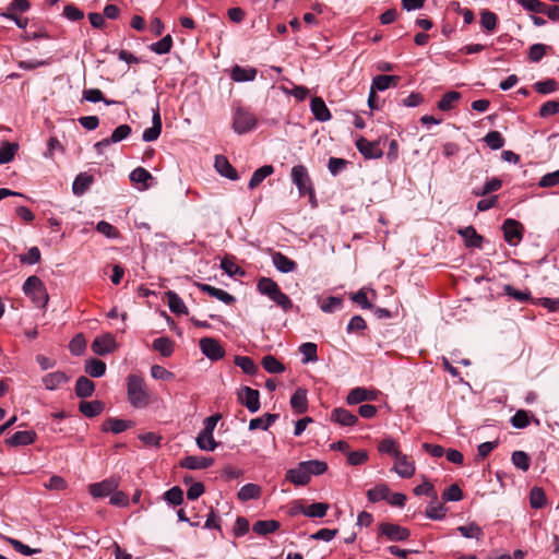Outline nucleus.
<instances>
[{
	"instance_id": "f03ea898",
	"label": "nucleus",
	"mask_w": 559,
	"mask_h": 559,
	"mask_svg": "<svg viewBox=\"0 0 559 559\" xmlns=\"http://www.w3.org/2000/svg\"><path fill=\"white\" fill-rule=\"evenodd\" d=\"M23 292L38 307H45L48 302L49 297L46 287L38 276L32 275L27 277L23 284Z\"/></svg>"
},
{
	"instance_id": "f3484780",
	"label": "nucleus",
	"mask_w": 559,
	"mask_h": 559,
	"mask_svg": "<svg viewBox=\"0 0 559 559\" xmlns=\"http://www.w3.org/2000/svg\"><path fill=\"white\" fill-rule=\"evenodd\" d=\"M162 132V118L158 111V107L153 111L152 127L145 129L142 134V139L145 142H153L158 139Z\"/></svg>"
},
{
	"instance_id": "7c9ffc66",
	"label": "nucleus",
	"mask_w": 559,
	"mask_h": 559,
	"mask_svg": "<svg viewBox=\"0 0 559 559\" xmlns=\"http://www.w3.org/2000/svg\"><path fill=\"white\" fill-rule=\"evenodd\" d=\"M79 411L86 417L93 418L104 411V403L100 401H83L79 404Z\"/></svg>"
},
{
	"instance_id": "20e7f679",
	"label": "nucleus",
	"mask_w": 559,
	"mask_h": 559,
	"mask_svg": "<svg viewBox=\"0 0 559 559\" xmlns=\"http://www.w3.org/2000/svg\"><path fill=\"white\" fill-rule=\"evenodd\" d=\"M257 124V118L243 108H238L234 116L233 128L236 133L242 134L252 130Z\"/></svg>"
},
{
	"instance_id": "69168bd1",
	"label": "nucleus",
	"mask_w": 559,
	"mask_h": 559,
	"mask_svg": "<svg viewBox=\"0 0 559 559\" xmlns=\"http://www.w3.org/2000/svg\"><path fill=\"white\" fill-rule=\"evenodd\" d=\"M447 509L443 504L431 502L426 509V516L430 520H442L445 516Z\"/></svg>"
},
{
	"instance_id": "1a4fd4ad",
	"label": "nucleus",
	"mask_w": 559,
	"mask_h": 559,
	"mask_svg": "<svg viewBox=\"0 0 559 559\" xmlns=\"http://www.w3.org/2000/svg\"><path fill=\"white\" fill-rule=\"evenodd\" d=\"M119 486V481L115 477L107 478L100 483L90 486V493L94 498H104L111 495Z\"/></svg>"
},
{
	"instance_id": "6e6552de",
	"label": "nucleus",
	"mask_w": 559,
	"mask_h": 559,
	"mask_svg": "<svg viewBox=\"0 0 559 559\" xmlns=\"http://www.w3.org/2000/svg\"><path fill=\"white\" fill-rule=\"evenodd\" d=\"M356 147L359 153L368 159L380 158L383 155V151L380 147L379 141H368L361 136L356 140Z\"/></svg>"
},
{
	"instance_id": "49530a36",
	"label": "nucleus",
	"mask_w": 559,
	"mask_h": 559,
	"mask_svg": "<svg viewBox=\"0 0 559 559\" xmlns=\"http://www.w3.org/2000/svg\"><path fill=\"white\" fill-rule=\"evenodd\" d=\"M502 186V181L499 178H491L487 180L481 188L474 189L473 193L476 197H484L491 192L498 191Z\"/></svg>"
},
{
	"instance_id": "2eb2a0df",
	"label": "nucleus",
	"mask_w": 559,
	"mask_h": 559,
	"mask_svg": "<svg viewBox=\"0 0 559 559\" xmlns=\"http://www.w3.org/2000/svg\"><path fill=\"white\" fill-rule=\"evenodd\" d=\"M457 234L464 239L467 248L480 249L484 238L480 236L473 226L460 228Z\"/></svg>"
},
{
	"instance_id": "c756f323",
	"label": "nucleus",
	"mask_w": 559,
	"mask_h": 559,
	"mask_svg": "<svg viewBox=\"0 0 559 559\" xmlns=\"http://www.w3.org/2000/svg\"><path fill=\"white\" fill-rule=\"evenodd\" d=\"M400 82V76L397 75H385L380 74L373 78L371 88L374 91H385L391 86H396Z\"/></svg>"
},
{
	"instance_id": "393cba45",
	"label": "nucleus",
	"mask_w": 559,
	"mask_h": 559,
	"mask_svg": "<svg viewBox=\"0 0 559 559\" xmlns=\"http://www.w3.org/2000/svg\"><path fill=\"white\" fill-rule=\"evenodd\" d=\"M272 262L276 270L281 273H290L294 272L297 267V263L282 252L272 253Z\"/></svg>"
},
{
	"instance_id": "4be33fe9",
	"label": "nucleus",
	"mask_w": 559,
	"mask_h": 559,
	"mask_svg": "<svg viewBox=\"0 0 559 559\" xmlns=\"http://www.w3.org/2000/svg\"><path fill=\"white\" fill-rule=\"evenodd\" d=\"M331 419L345 427H352L358 421V417L356 415L342 407L332 411Z\"/></svg>"
},
{
	"instance_id": "f704fd0d",
	"label": "nucleus",
	"mask_w": 559,
	"mask_h": 559,
	"mask_svg": "<svg viewBox=\"0 0 559 559\" xmlns=\"http://www.w3.org/2000/svg\"><path fill=\"white\" fill-rule=\"evenodd\" d=\"M84 370L93 378H100L106 372V364L100 359L91 358L86 360Z\"/></svg>"
},
{
	"instance_id": "7ed1b4c3",
	"label": "nucleus",
	"mask_w": 559,
	"mask_h": 559,
	"mask_svg": "<svg viewBox=\"0 0 559 559\" xmlns=\"http://www.w3.org/2000/svg\"><path fill=\"white\" fill-rule=\"evenodd\" d=\"M290 177L293 183L296 185L301 197L306 194H310L311 198L314 197L311 179L307 168L304 165L294 166L292 168Z\"/></svg>"
},
{
	"instance_id": "e433bc0d",
	"label": "nucleus",
	"mask_w": 559,
	"mask_h": 559,
	"mask_svg": "<svg viewBox=\"0 0 559 559\" xmlns=\"http://www.w3.org/2000/svg\"><path fill=\"white\" fill-rule=\"evenodd\" d=\"M329 510V504L316 502L308 507H300V512L308 518H323Z\"/></svg>"
},
{
	"instance_id": "cd10ccee",
	"label": "nucleus",
	"mask_w": 559,
	"mask_h": 559,
	"mask_svg": "<svg viewBox=\"0 0 559 559\" xmlns=\"http://www.w3.org/2000/svg\"><path fill=\"white\" fill-rule=\"evenodd\" d=\"M290 406L297 414H302L308 408L307 390L298 388L290 397Z\"/></svg>"
},
{
	"instance_id": "052dcab7",
	"label": "nucleus",
	"mask_w": 559,
	"mask_h": 559,
	"mask_svg": "<svg viewBox=\"0 0 559 559\" xmlns=\"http://www.w3.org/2000/svg\"><path fill=\"white\" fill-rule=\"evenodd\" d=\"M546 503V495L539 487H534L530 492V504L533 509H540Z\"/></svg>"
},
{
	"instance_id": "9d476101",
	"label": "nucleus",
	"mask_w": 559,
	"mask_h": 559,
	"mask_svg": "<svg viewBox=\"0 0 559 559\" xmlns=\"http://www.w3.org/2000/svg\"><path fill=\"white\" fill-rule=\"evenodd\" d=\"M117 343L109 333L97 336L92 344V349L96 355L104 356L115 352Z\"/></svg>"
},
{
	"instance_id": "5fc2aeb1",
	"label": "nucleus",
	"mask_w": 559,
	"mask_h": 559,
	"mask_svg": "<svg viewBox=\"0 0 559 559\" xmlns=\"http://www.w3.org/2000/svg\"><path fill=\"white\" fill-rule=\"evenodd\" d=\"M235 365L241 368V370L247 374H254L258 371V367L254 361L248 356H236Z\"/></svg>"
},
{
	"instance_id": "ddd939ff",
	"label": "nucleus",
	"mask_w": 559,
	"mask_h": 559,
	"mask_svg": "<svg viewBox=\"0 0 559 559\" xmlns=\"http://www.w3.org/2000/svg\"><path fill=\"white\" fill-rule=\"evenodd\" d=\"M70 378L63 371H53L45 374L41 382L46 390L55 391L68 383Z\"/></svg>"
},
{
	"instance_id": "a878e982",
	"label": "nucleus",
	"mask_w": 559,
	"mask_h": 559,
	"mask_svg": "<svg viewBox=\"0 0 559 559\" xmlns=\"http://www.w3.org/2000/svg\"><path fill=\"white\" fill-rule=\"evenodd\" d=\"M374 399L376 395L372 391H369L365 388H355L348 393L346 402L349 405H356L365 401H372Z\"/></svg>"
},
{
	"instance_id": "dca6fc26",
	"label": "nucleus",
	"mask_w": 559,
	"mask_h": 559,
	"mask_svg": "<svg viewBox=\"0 0 559 559\" xmlns=\"http://www.w3.org/2000/svg\"><path fill=\"white\" fill-rule=\"evenodd\" d=\"M285 478L296 486H305L310 481L302 462H300L295 468L288 469Z\"/></svg>"
},
{
	"instance_id": "338daca9",
	"label": "nucleus",
	"mask_w": 559,
	"mask_h": 559,
	"mask_svg": "<svg viewBox=\"0 0 559 559\" xmlns=\"http://www.w3.org/2000/svg\"><path fill=\"white\" fill-rule=\"evenodd\" d=\"M164 498L168 503L179 506L183 501V491L180 487L175 486L164 493Z\"/></svg>"
},
{
	"instance_id": "e2e57ef3",
	"label": "nucleus",
	"mask_w": 559,
	"mask_h": 559,
	"mask_svg": "<svg viewBox=\"0 0 559 559\" xmlns=\"http://www.w3.org/2000/svg\"><path fill=\"white\" fill-rule=\"evenodd\" d=\"M343 306V300L340 297L330 296L325 298L321 305L320 309L325 313H332L336 311L337 309H341Z\"/></svg>"
},
{
	"instance_id": "3c124183",
	"label": "nucleus",
	"mask_w": 559,
	"mask_h": 559,
	"mask_svg": "<svg viewBox=\"0 0 559 559\" xmlns=\"http://www.w3.org/2000/svg\"><path fill=\"white\" fill-rule=\"evenodd\" d=\"M173 47V38L168 34L164 36L160 40L153 43L150 45V50L157 55H165L170 51Z\"/></svg>"
},
{
	"instance_id": "de8ad7c7",
	"label": "nucleus",
	"mask_w": 559,
	"mask_h": 559,
	"mask_svg": "<svg viewBox=\"0 0 559 559\" xmlns=\"http://www.w3.org/2000/svg\"><path fill=\"white\" fill-rule=\"evenodd\" d=\"M498 24V16L496 13L484 10L480 13V25L487 32H493Z\"/></svg>"
},
{
	"instance_id": "423d86ee",
	"label": "nucleus",
	"mask_w": 559,
	"mask_h": 559,
	"mask_svg": "<svg viewBox=\"0 0 559 559\" xmlns=\"http://www.w3.org/2000/svg\"><path fill=\"white\" fill-rule=\"evenodd\" d=\"M502 229L506 241L511 246L518 245L523 238V226L515 219H506Z\"/></svg>"
},
{
	"instance_id": "c03bdc74",
	"label": "nucleus",
	"mask_w": 559,
	"mask_h": 559,
	"mask_svg": "<svg viewBox=\"0 0 559 559\" xmlns=\"http://www.w3.org/2000/svg\"><path fill=\"white\" fill-rule=\"evenodd\" d=\"M261 493V488L255 484H246L238 491V499L241 501H248L251 499H258Z\"/></svg>"
},
{
	"instance_id": "680f3d73",
	"label": "nucleus",
	"mask_w": 559,
	"mask_h": 559,
	"mask_svg": "<svg viewBox=\"0 0 559 559\" xmlns=\"http://www.w3.org/2000/svg\"><path fill=\"white\" fill-rule=\"evenodd\" d=\"M484 142L495 151L500 150L504 145V139L498 131L488 132L484 138Z\"/></svg>"
},
{
	"instance_id": "473e14b6",
	"label": "nucleus",
	"mask_w": 559,
	"mask_h": 559,
	"mask_svg": "<svg viewBox=\"0 0 559 559\" xmlns=\"http://www.w3.org/2000/svg\"><path fill=\"white\" fill-rule=\"evenodd\" d=\"M167 305L171 312L176 314H187L188 308L183 300L173 290L166 293Z\"/></svg>"
},
{
	"instance_id": "c9c22d12",
	"label": "nucleus",
	"mask_w": 559,
	"mask_h": 559,
	"mask_svg": "<svg viewBox=\"0 0 559 559\" xmlns=\"http://www.w3.org/2000/svg\"><path fill=\"white\" fill-rule=\"evenodd\" d=\"M274 173V167L272 165H264L258 168L251 176L249 180V189L257 188L266 177L271 176Z\"/></svg>"
},
{
	"instance_id": "603ef678",
	"label": "nucleus",
	"mask_w": 559,
	"mask_h": 559,
	"mask_svg": "<svg viewBox=\"0 0 559 559\" xmlns=\"http://www.w3.org/2000/svg\"><path fill=\"white\" fill-rule=\"evenodd\" d=\"M302 464L309 478H311V475H321L328 469L326 463L319 460L304 461Z\"/></svg>"
},
{
	"instance_id": "aec40b11",
	"label": "nucleus",
	"mask_w": 559,
	"mask_h": 559,
	"mask_svg": "<svg viewBox=\"0 0 559 559\" xmlns=\"http://www.w3.org/2000/svg\"><path fill=\"white\" fill-rule=\"evenodd\" d=\"M311 112L318 121L325 122L332 118L330 109L321 97H314L310 103Z\"/></svg>"
},
{
	"instance_id": "8fccbe9b",
	"label": "nucleus",
	"mask_w": 559,
	"mask_h": 559,
	"mask_svg": "<svg viewBox=\"0 0 559 559\" xmlns=\"http://www.w3.org/2000/svg\"><path fill=\"white\" fill-rule=\"evenodd\" d=\"M503 290L506 295L514 298L520 302L531 301L533 304L534 298L531 297V293L528 290H519L512 285H504Z\"/></svg>"
},
{
	"instance_id": "412c9836",
	"label": "nucleus",
	"mask_w": 559,
	"mask_h": 559,
	"mask_svg": "<svg viewBox=\"0 0 559 559\" xmlns=\"http://www.w3.org/2000/svg\"><path fill=\"white\" fill-rule=\"evenodd\" d=\"M197 286L201 292L209 294L210 296L216 298L219 301H223L226 305H230L235 301V297L227 293L226 290L216 288L209 284L198 283Z\"/></svg>"
},
{
	"instance_id": "0e129e2a",
	"label": "nucleus",
	"mask_w": 559,
	"mask_h": 559,
	"mask_svg": "<svg viewBox=\"0 0 559 559\" xmlns=\"http://www.w3.org/2000/svg\"><path fill=\"white\" fill-rule=\"evenodd\" d=\"M460 534L465 538H476L479 539L483 535L481 528L475 524L471 523L468 525H462L457 527Z\"/></svg>"
},
{
	"instance_id": "39448f33",
	"label": "nucleus",
	"mask_w": 559,
	"mask_h": 559,
	"mask_svg": "<svg viewBox=\"0 0 559 559\" xmlns=\"http://www.w3.org/2000/svg\"><path fill=\"white\" fill-rule=\"evenodd\" d=\"M200 349L209 359L216 361L224 357L225 350L219 342L212 337H203L200 340Z\"/></svg>"
},
{
	"instance_id": "ea45409f",
	"label": "nucleus",
	"mask_w": 559,
	"mask_h": 559,
	"mask_svg": "<svg viewBox=\"0 0 559 559\" xmlns=\"http://www.w3.org/2000/svg\"><path fill=\"white\" fill-rule=\"evenodd\" d=\"M19 150L17 143H10L7 141H2L0 144V165L10 163L13 160L16 152Z\"/></svg>"
},
{
	"instance_id": "b1692460",
	"label": "nucleus",
	"mask_w": 559,
	"mask_h": 559,
	"mask_svg": "<svg viewBox=\"0 0 559 559\" xmlns=\"http://www.w3.org/2000/svg\"><path fill=\"white\" fill-rule=\"evenodd\" d=\"M94 182V177L87 173H80L73 183H72V192L76 197L83 195Z\"/></svg>"
},
{
	"instance_id": "a18cd8bd",
	"label": "nucleus",
	"mask_w": 559,
	"mask_h": 559,
	"mask_svg": "<svg viewBox=\"0 0 559 559\" xmlns=\"http://www.w3.org/2000/svg\"><path fill=\"white\" fill-rule=\"evenodd\" d=\"M152 346L164 357H169L174 352V343L166 336L155 338Z\"/></svg>"
},
{
	"instance_id": "0eeeda50",
	"label": "nucleus",
	"mask_w": 559,
	"mask_h": 559,
	"mask_svg": "<svg viewBox=\"0 0 559 559\" xmlns=\"http://www.w3.org/2000/svg\"><path fill=\"white\" fill-rule=\"evenodd\" d=\"M239 402L247 407L250 413H257L260 407V393L258 390L249 386H242L238 394Z\"/></svg>"
},
{
	"instance_id": "5701e85b",
	"label": "nucleus",
	"mask_w": 559,
	"mask_h": 559,
	"mask_svg": "<svg viewBox=\"0 0 559 559\" xmlns=\"http://www.w3.org/2000/svg\"><path fill=\"white\" fill-rule=\"evenodd\" d=\"M132 426L133 423L131 420L110 417L103 423L102 430L104 432L110 431L115 435H118L126 431L128 428Z\"/></svg>"
},
{
	"instance_id": "774afa93",
	"label": "nucleus",
	"mask_w": 559,
	"mask_h": 559,
	"mask_svg": "<svg viewBox=\"0 0 559 559\" xmlns=\"http://www.w3.org/2000/svg\"><path fill=\"white\" fill-rule=\"evenodd\" d=\"M270 299L274 301L278 307H281L285 312H288L293 309V301L281 289L277 290Z\"/></svg>"
},
{
	"instance_id": "79ce46f5",
	"label": "nucleus",
	"mask_w": 559,
	"mask_h": 559,
	"mask_svg": "<svg viewBox=\"0 0 559 559\" xmlns=\"http://www.w3.org/2000/svg\"><path fill=\"white\" fill-rule=\"evenodd\" d=\"M390 488L385 484H379L367 491V497L370 502H378L389 499Z\"/></svg>"
},
{
	"instance_id": "4d7b16f0",
	"label": "nucleus",
	"mask_w": 559,
	"mask_h": 559,
	"mask_svg": "<svg viewBox=\"0 0 559 559\" xmlns=\"http://www.w3.org/2000/svg\"><path fill=\"white\" fill-rule=\"evenodd\" d=\"M512 463L519 469L526 472L530 468L531 459L524 451H514L511 456Z\"/></svg>"
},
{
	"instance_id": "4c0bfd02",
	"label": "nucleus",
	"mask_w": 559,
	"mask_h": 559,
	"mask_svg": "<svg viewBox=\"0 0 559 559\" xmlns=\"http://www.w3.org/2000/svg\"><path fill=\"white\" fill-rule=\"evenodd\" d=\"M302 355V364L316 362L318 360V346L316 343L307 342L299 346Z\"/></svg>"
},
{
	"instance_id": "c85d7f7f",
	"label": "nucleus",
	"mask_w": 559,
	"mask_h": 559,
	"mask_svg": "<svg viewBox=\"0 0 559 559\" xmlns=\"http://www.w3.org/2000/svg\"><path fill=\"white\" fill-rule=\"evenodd\" d=\"M278 414H270L266 413L263 416L252 418L249 421V429L255 430V429H262L267 430L277 419Z\"/></svg>"
},
{
	"instance_id": "09e8293b",
	"label": "nucleus",
	"mask_w": 559,
	"mask_h": 559,
	"mask_svg": "<svg viewBox=\"0 0 559 559\" xmlns=\"http://www.w3.org/2000/svg\"><path fill=\"white\" fill-rule=\"evenodd\" d=\"M262 366L270 373H281L285 371V366L272 355L263 357Z\"/></svg>"
},
{
	"instance_id": "6e6d98bb",
	"label": "nucleus",
	"mask_w": 559,
	"mask_h": 559,
	"mask_svg": "<svg viewBox=\"0 0 559 559\" xmlns=\"http://www.w3.org/2000/svg\"><path fill=\"white\" fill-rule=\"evenodd\" d=\"M197 444L202 451H214L217 447V442L214 440L213 435L200 432L195 439Z\"/></svg>"
},
{
	"instance_id": "4468645a",
	"label": "nucleus",
	"mask_w": 559,
	"mask_h": 559,
	"mask_svg": "<svg viewBox=\"0 0 559 559\" xmlns=\"http://www.w3.org/2000/svg\"><path fill=\"white\" fill-rule=\"evenodd\" d=\"M214 460L212 457L188 455L180 461L179 465L188 469H205L212 466Z\"/></svg>"
},
{
	"instance_id": "bf43d9fd",
	"label": "nucleus",
	"mask_w": 559,
	"mask_h": 559,
	"mask_svg": "<svg viewBox=\"0 0 559 559\" xmlns=\"http://www.w3.org/2000/svg\"><path fill=\"white\" fill-rule=\"evenodd\" d=\"M378 450L380 453L389 454L393 457H396L401 453V451L397 448V443L392 438L383 439L379 443Z\"/></svg>"
},
{
	"instance_id": "37998d69",
	"label": "nucleus",
	"mask_w": 559,
	"mask_h": 559,
	"mask_svg": "<svg viewBox=\"0 0 559 559\" xmlns=\"http://www.w3.org/2000/svg\"><path fill=\"white\" fill-rule=\"evenodd\" d=\"M460 98H461V94L459 92H455V91L448 92L438 102V108L441 111H449L454 107L455 103H457L460 100Z\"/></svg>"
},
{
	"instance_id": "a19ab883",
	"label": "nucleus",
	"mask_w": 559,
	"mask_h": 559,
	"mask_svg": "<svg viewBox=\"0 0 559 559\" xmlns=\"http://www.w3.org/2000/svg\"><path fill=\"white\" fill-rule=\"evenodd\" d=\"M257 288L260 294L267 296L271 298L277 290H280V286L275 281L270 277H261L258 281Z\"/></svg>"
},
{
	"instance_id": "58836bf2",
	"label": "nucleus",
	"mask_w": 559,
	"mask_h": 559,
	"mask_svg": "<svg viewBox=\"0 0 559 559\" xmlns=\"http://www.w3.org/2000/svg\"><path fill=\"white\" fill-rule=\"evenodd\" d=\"M280 528V522L275 520H263V521H257L252 530L258 535H267L270 533H274Z\"/></svg>"
},
{
	"instance_id": "2f4dec72",
	"label": "nucleus",
	"mask_w": 559,
	"mask_h": 559,
	"mask_svg": "<svg viewBox=\"0 0 559 559\" xmlns=\"http://www.w3.org/2000/svg\"><path fill=\"white\" fill-rule=\"evenodd\" d=\"M130 180L134 183L142 185V189L144 190L150 188V182L154 180V177L145 168L138 167L131 171Z\"/></svg>"
},
{
	"instance_id": "f8f14e48",
	"label": "nucleus",
	"mask_w": 559,
	"mask_h": 559,
	"mask_svg": "<svg viewBox=\"0 0 559 559\" xmlns=\"http://www.w3.org/2000/svg\"><path fill=\"white\" fill-rule=\"evenodd\" d=\"M395 459V463L392 467L400 477L411 478L416 471L415 463L408 459L407 455L400 453Z\"/></svg>"
},
{
	"instance_id": "bb28decb",
	"label": "nucleus",
	"mask_w": 559,
	"mask_h": 559,
	"mask_svg": "<svg viewBox=\"0 0 559 559\" xmlns=\"http://www.w3.org/2000/svg\"><path fill=\"white\" fill-rule=\"evenodd\" d=\"M74 391L76 396L80 399L90 397L95 391V383L87 377L81 376L75 382Z\"/></svg>"
},
{
	"instance_id": "a211bd4d",
	"label": "nucleus",
	"mask_w": 559,
	"mask_h": 559,
	"mask_svg": "<svg viewBox=\"0 0 559 559\" xmlns=\"http://www.w3.org/2000/svg\"><path fill=\"white\" fill-rule=\"evenodd\" d=\"M37 435L33 430L16 431L12 437L5 440L10 447L28 445L36 441Z\"/></svg>"
},
{
	"instance_id": "864d4df0",
	"label": "nucleus",
	"mask_w": 559,
	"mask_h": 559,
	"mask_svg": "<svg viewBox=\"0 0 559 559\" xmlns=\"http://www.w3.org/2000/svg\"><path fill=\"white\" fill-rule=\"evenodd\" d=\"M3 539L10 544L16 551L24 556H32L35 554H38L40 549L37 548H31L29 546L23 544L21 540L4 536Z\"/></svg>"
},
{
	"instance_id": "13d9d810",
	"label": "nucleus",
	"mask_w": 559,
	"mask_h": 559,
	"mask_svg": "<svg viewBox=\"0 0 559 559\" xmlns=\"http://www.w3.org/2000/svg\"><path fill=\"white\" fill-rule=\"evenodd\" d=\"M83 98L90 103L104 102L106 105L116 104L115 100H108L104 97V94L98 88H88L83 91Z\"/></svg>"
},
{
	"instance_id": "f257e3e1",
	"label": "nucleus",
	"mask_w": 559,
	"mask_h": 559,
	"mask_svg": "<svg viewBox=\"0 0 559 559\" xmlns=\"http://www.w3.org/2000/svg\"><path fill=\"white\" fill-rule=\"evenodd\" d=\"M127 395L128 401L135 408H145L151 402V395L145 381L138 374H130L128 377Z\"/></svg>"
},
{
	"instance_id": "6ab92c4d",
	"label": "nucleus",
	"mask_w": 559,
	"mask_h": 559,
	"mask_svg": "<svg viewBox=\"0 0 559 559\" xmlns=\"http://www.w3.org/2000/svg\"><path fill=\"white\" fill-rule=\"evenodd\" d=\"M214 167L217 170V173L225 178H228L230 180H237L239 178L236 169L223 155H217L215 157Z\"/></svg>"
},
{
	"instance_id": "9b49d317",
	"label": "nucleus",
	"mask_w": 559,
	"mask_h": 559,
	"mask_svg": "<svg viewBox=\"0 0 559 559\" xmlns=\"http://www.w3.org/2000/svg\"><path fill=\"white\" fill-rule=\"evenodd\" d=\"M380 533L392 542L406 540L411 535L406 527L392 523H382L380 525Z\"/></svg>"
},
{
	"instance_id": "72a5a7b5",
	"label": "nucleus",
	"mask_w": 559,
	"mask_h": 559,
	"mask_svg": "<svg viewBox=\"0 0 559 559\" xmlns=\"http://www.w3.org/2000/svg\"><path fill=\"white\" fill-rule=\"evenodd\" d=\"M257 76V70L254 68H242L235 66L231 70V79L235 82H248L253 81Z\"/></svg>"
}]
</instances>
